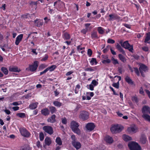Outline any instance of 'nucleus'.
Returning <instances> with one entry per match:
<instances>
[{
	"label": "nucleus",
	"instance_id": "nucleus-30",
	"mask_svg": "<svg viewBox=\"0 0 150 150\" xmlns=\"http://www.w3.org/2000/svg\"><path fill=\"white\" fill-rule=\"evenodd\" d=\"M97 30L98 33L100 34H103L104 33V29L101 27H98Z\"/></svg>",
	"mask_w": 150,
	"mask_h": 150
},
{
	"label": "nucleus",
	"instance_id": "nucleus-51",
	"mask_svg": "<svg viewBox=\"0 0 150 150\" xmlns=\"http://www.w3.org/2000/svg\"><path fill=\"white\" fill-rule=\"evenodd\" d=\"M87 54L89 57H90L91 56L92 54V51L91 49H88Z\"/></svg>",
	"mask_w": 150,
	"mask_h": 150
},
{
	"label": "nucleus",
	"instance_id": "nucleus-46",
	"mask_svg": "<svg viewBox=\"0 0 150 150\" xmlns=\"http://www.w3.org/2000/svg\"><path fill=\"white\" fill-rule=\"evenodd\" d=\"M112 62L114 64H118L119 63L117 59H115V58H112Z\"/></svg>",
	"mask_w": 150,
	"mask_h": 150
},
{
	"label": "nucleus",
	"instance_id": "nucleus-41",
	"mask_svg": "<svg viewBox=\"0 0 150 150\" xmlns=\"http://www.w3.org/2000/svg\"><path fill=\"white\" fill-rule=\"evenodd\" d=\"M112 86L113 87H114L117 89L119 88V81H118L116 83H113L112 84Z\"/></svg>",
	"mask_w": 150,
	"mask_h": 150
},
{
	"label": "nucleus",
	"instance_id": "nucleus-6",
	"mask_svg": "<svg viewBox=\"0 0 150 150\" xmlns=\"http://www.w3.org/2000/svg\"><path fill=\"white\" fill-rule=\"evenodd\" d=\"M124 48L127 49L130 52H132L133 50L132 45H130L127 41H126L123 42L122 46Z\"/></svg>",
	"mask_w": 150,
	"mask_h": 150
},
{
	"label": "nucleus",
	"instance_id": "nucleus-28",
	"mask_svg": "<svg viewBox=\"0 0 150 150\" xmlns=\"http://www.w3.org/2000/svg\"><path fill=\"white\" fill-rule=\"evenodd\" d=\"M116 47L119 51L122 52L123 54H125L124 51L118 44L117 45Z\"/></svg>",
	"mask_w": 150,
	"mask_h": 150
},
{
	"label": "nucleus",
	"instance_id": "nucleus-18",
	"mask_svg": "<svg viewBox=\"0 0 150 150\" xmlns=\"http://www.w3.org/2000/svg\"><path fill=\"white\" fill-rule=\"evenodd\" d=\"M104 140L106 142L109 144L112 143L113 141L112 138L108 135L106 136L105 137Z\"/></svg>",
	"mask_w": 150,
	"mask_h": 150
},
{
	"label": "nucleus",
	"instance_id": "nucleus-58",
	"mask_svg": "<svg viewBox=\"0 0 150 150\" xmlns=\"http://www.w3.org/2000/svg\"><path fill=\"white\" fill-rule=\"evenodd\" d=\"M138 1L140 3H143V4L147 3L145 0H138Z\"/></svg>",
	"mask_w": 150,
	"mask_h": 150
},
{
	"label": "nucleus",
	"instance_id": "nucleus-63",
	"mask_svg": "<svg viewBox=\"0 0 150 150\" xmlns=\"http://www.w3.org/2000/svg\"><path fill=\"white\" fill-rule=\"evenodd\" d=\"M19 109V107L18 106L14 107L12 108V109L14 111H16L18 110Z\"/></svg>",
	"mask_w": 150,
	"mask_h": 150
},
{
	"label": "nucleus",
	"instance_id": "nucleus-49",
	"mask_svg": "<svg viewBox=\"0 0 150 150\" xmlns=\"http://www.w3.org/2000/svg\"><path fill=\"white\" fill-rule=\"evenodd\" d=\"M107 42L110 44H114L115 42L114 40L110 39H109L107 40Z\"/></svg>",
	"mask_w": 150,
	"mask_h": 150
},
{
	"label": "nucleus",
	"instance_id": "nucleus-55",
	"mask_svg": "<svg viewBox=\"0 0 150 150\" xmlns=\"http://www.w3.org/2000/svg\"><path fill=\"white\" fill-rule=\"evenodd\" d=\"M91 83L94 86H96L98 84V83L96 80H94L92 81Z\"/></svg>",
	"mask_w": 150,
	"mask_h": 150
},
{
	"label": "nucleus",
	"instance_id": "nucleus-31",
	"mask_svg": "<svg viewBox=\"0 0 150 150\" xmlns=\"http://www.w3.org/2000/svg\"><path fill=\"white\" fill-rule=\"evenodd\" d=\"M1 70L5 75H7L8 73V71L7 69L5 67H1Z\"/></svg>",
	"mask_w": 150,
	"mask_h": 150
},
{
	"label": "nucleus",
	"instance_id": "nucleus-56",
	"mask_svg": "<svg viewBox=\"0 0 150 150\" xmlns=\"http://www.w3.org/2000/svg\"><path fill=\"white\" fill-rule=\"evenodd\" d=\"M37 146L39 148L42 147V145L39 141H38L36 143Z\"/></svg>",
	"mask_w": 150,
	"mask_h": 150
},
{
	"label": "nucleus",
	"instance_id": "nucleus-64",
	"mask_svg": "<svg viewBox=\"0 0 150 150\" xmlns=\"http://www.w3.org/2000/svg\"><path fill=\"white\" fill-rule=\"evenodd\" d=\"M145 92L148 95V97L150 98V92L148 90H145Z\"/></svg>",
	"mask_w": 150,
	"mask_h": 150
},
{
	"label": "nucleus",
	"instance_id": "nucleus-22",
	"mask_svg": "<svg viewBox=\"0 0 150 150\" xmlns=\"http://www.w3.org/2000/svg\"><path fill=\"white\" fill-rule=\"evenodd\" d=\"M41 113L45 116H47L49 115L50 114V112L48 109L45 108L41 111Z\"/></svg>",
	"mask_w": 150,
	"mask_h": 150
},
{
	"label": "nucleus",
	"instance_id": "nucleus-13",
	"mask_svg": "<svg viewBox=\"0 0 150 150\" xmlns=\"http://www.w3.org/2000/svg\"><path fill=\"white\" fill-rule=\"evenodd\" d=\"M95 127L94 124L92 123H88L86 125V127L87 130L91 131L93 130Z\"/></svg>",
	"mask_w": 150,
	"mask_h": 150
},
{
	"label": "nucleus",
	"instance_id": "nucleus-38",
	"mask_svg": "<svg viewBox=\"0 0 150 150\" xmlns=\"http://www.w3.org/2000/svg\"><path fill=\"white\" fill-rule=\"evenodd\" d=\"M30 148L28 146L25 145L22 147L21 150H30Z\"/></svg>",
	"mask_w": 150,
	"mask_h": 150
},
{
	"label": "nucleus",
	"instance_id": "nucleus-50",
	"mask_svg": "<svg viewBox=\"0 0 150 150\" xmlns=\"http://www.w3.org/2000/svg\"><path fill=\"white\" fill-rule=\"evenodd\" d=\"M110 47L108 46L104 50H103L104 53H105L107 52L109 50V48H110Z\"/></svg>",
	"mask_w": 150,
	"mask_h": 150
},
{
	"label": "nucleus",
	"instance_id": "nucleus-52",
	"mask_svg": "<svg viewBox=\"0 0 150 150\" xmlns=\"http://www.w3.org/2000/svg\"><path fill=\"white\" fill-rule=\"evenodd\" d=\"M133 69H134V71L137 75L138 76L139 75V73L138 69L137 68L135 67L133 68Z\"/></svg>",
	"mask_w": 150,
	"mask_h": 150
},
{
	"label": "nucleus",
	"instance_id": "nucleus-37",
	"mask_svg": "<svg viewBox=\"0 0 150 150\" xmlns=\"http://www.w3.org/2000/svg\"><path fill=\"white\" fill-rule=\"evenodd\" d=\"M56 142L59 145H61L62 144V142L60 138L58 137L56 139Z\"/></svg>",
	"mask_w": 150,
	"mask_h": 150
},
{
	"label": "nucleus",
	"instance_id": "nucleus-2",
	"mask_svg": "<svg viewBox=\"0 0 150 150\" xmlns=\"http://www.w3.org/2000/svg\"><path fill=\"white\" fill-rule=\"evenodd\" d=\"M128 146L130 150H141V147L136 142H130L128 144Z\"/></svg>",
	"mask_w": 150,
	"mask_h": 150
},
{
	"label": "nucleus",
	"instance_id": "nucleus-11",
	"mask_svg": "<svg viewBox=\"0 0 150 150\" xmlns=\"http://www.w3.org/2000/svg\"><path fill=\"white\" fill-rule=\"evenodd\" d=\"M38 67V62L35 61L33 65H30L29 66V70L30 71H35Z\"/></svg>",
	"mask_w": 150,
	"mask_h": 150
},
{
	"label": "nucleus",
	"instance_id": "nucleus-7",
	"mask_svg": "<svg viewBox=\"0 0 150 150\" xmlns=\"http://www.w3.org/2000/svg\"><path fill=\"white\" fill-rule=\"evenodd\" d=\"M109 16V20L110 21H112L116 20L118 21L121 20L120 17L116 14L113 13L110 14Z\"/></svg>",
	"mask_w": 150,
	"mask_h": 150
},
{
	"label": "nucleus",
	"instance_id": "nucleus-59",
	"mask_svg": "<svg viewBox=\"0 0 150 150\" xmlns=\"http://www.w3.org/2000/svg\"><path fill=\"white\" fill-rule=\"evenodd\" d=\"M37 4V2H31L30 3V5H31V6H36Z\"/></svg>",
	"mask_w": 150,
	"mask_h": 150
},
{
	"label": "nucleus",
	"instance_id": "nucleus-8",
	"mask_svg": "<svg viewBox=\"0 0 150 150\" xmlns=\"http://www.w3.org/2000/svg\"><path fill=\"white\" fill-rule=\"evenodd\" d=\"M142 111L143 115L150 114V108L148 106H144L142 109Z\"/></svg>",
	"mask_w": 150,
	"mask_h": 150
},
{
	"label": "nucleus",
	"instance_id": "nucleus-25",
	"mask_svg": "<svg viewBox=\"0 0 150 150\" xmlns=\"http://www.w3.org/2000/svg\"><path fill=\"white\" fill-rule=\"evenodd\" d=\"M45 144L47 146H49L51 143V139L48 137H47L45 140Z\"/></svg>",
	"mask_w": 150,
	"mask_h": 150
},
{
	"label": "nucleus",
	"instance_id": "nucleus-61",
	"mask_svg": "<svg viewBox=\"0 0 150 150\" xmlns=\"http://www.w3.org/2000/svg\"><path fill=\"white\" fill-rule=\"evenodd\" d=\"M142 49L144 51L146 52H147L149 50L148 48L147 47H142Z\"/></svg>",
	"mask_w": 150,
	"mask_h": 150
},
{
	"label": "nucleus",
	"instance_id": "nucleus-5",
	"mask_svg": "<svg viewBox=\"0 0 150 150\" xmlns=\"http://www.w3.org/2000/svg\"><path fill=\"white\" fill-rule=\"evenodd\" d=\"M43 129L45 131L51 135L53 133V130L52 128L49 125L45 126L43 127Z\"/></svg>",
	"mask_w": 150,
	"mask_h": 150
},
{
	"label": "nucleus",
	"instance_id": "nucleus-57",
	"mask_svg": "<svg viewBox=\"0 0 150 150\" xmlns=\"http://www.w3.org/2000/svg\"><path fill=\"white\" fill-rule=\"evenodd\" d=\"M48 56L47 55H45L44 57L41 60L42 61H45L48 58Z\"/></svg>",
	"mask_w": 150,
	"mask_h": 150
},
{
	"label": "nucleus",
	"instance_id": "nucleus-44",
	"mask_svg": "<svg viewBox=\"0 0 150 150\" xmlns=\"http://www.w3.org/2000/svg\"><path fill=\"white\" fill-rule=\"evenodd\" d=\"M40 139V141H42L44 139V135L42 132H41L39 135Z\"/></svg>",
	"mask_w": 150,
	"mask_h": 150
},
{
	"label": "nucleus",
	"instance_id": "nucleus-34",
	"mask_svg": "<svg viewBox=\"0 0 150 150\" xmlns=\"http://www.w3.org/2000/svg\"><path fill=\"white\" fill-rule=\"evenodd\" d=\"M54 105L57 107H60L62 105V103L57 101H54L53 102Z\"/></svg>",
	"mask_w": 150,
	"mask_h": 150
},
{
	"label": "nucleus",
	"instance_id": "nucleus-14",
	"mask_svg": "<svg viewBox=\"0 0 150 150\" xmlns=\"http://www.w3.org/2000/svg\"><path fill=\"white\" fill-rule=\"evenodd\" d=\"M56 116L53 114L50 117H49L47 119V121L48 122H50L51 123H53L56 121L55 119Z\"/></svg>",
	"mask_w": 150,
	"mask_h": 150
},
{
	"label": "nucleus",
	"instance_id": "nucleus-45",
	"mask_svg": "<svg viewBox=\"0 0 150 150\" xmlns=\"http://www.w3.org/2000/svg\"><path fill=\"white\" fill-rule=\"evenodd\" d=\"M62 122L63 124L65 125L67 123V119L65 117L62 118Z\"/></svg>",
	"mask_w": 150,
	"mask_h": 150
},
{
	"label": "nucleus",
	"instance_id": "nucleus-62",
	"mask_svg": "<svg viewBox=\"0 0 150 150\" xmlns=\"http://www.w3.org/2000/svg\"><path fill=\"white\" fill-rule=\"evenodd\" d=\"M48 69L47 68L45 69L43 71L40 72V75H42V74L45 73L47 71Z\"/></svg>",
	"mask_w": 150,
	"mask_h": 150
},
{
	"label": "nucleus",
	"instance_id": "nucleus-9",
	"mask_svg": "<svg viewBox=\"0 0 150 150\" xmlns=\"http://www.w3.org/2000/svg\"><path fill=\"white\" fill-rule=\"evenodd\" d=\"M127 130L129 133L133 134L137 132V128L135 126H131L128 127Z\"/></svg>",
	"mask_w": 150,
	"mask_h": 150
},
{
	"label": "nucleus",
	"instance_id": "nucleus-36",
	"mask_svg": "<svg viewBox=\"0 0 150 150\" xmlns=\"http://www.w3.org/2000/svg\"><path fill=\"white\" fill-rule=\"evenodd\" d=\"M56 67L55 65H52L50 67L47 68L48 70H49L50 71H53Z\"/></svg>",
	"mask_w": 150,
	"mask_h": 150
},
{
	"label": "nucleus",
	"instance_id": "nucleus-39",
	"mask_svg": "<svg viewBox=\"0 0 150 150\" xmlns=\"http://www.w3.org/2000/svg\"><path fill=\"white\" fill-rule=\"evenodd\" d=\"M90 63L91 65H93L94 63L96 64L97 63V62L96 60V59L95 58H92L91 60L90 61Z\"/></svg>",
	"mask_w": 150,
	"mask_h": 150
},
{
	"label": "nucleus",
	"instance_id": "nucleus-26",
	"mask_svg": "<svg viewBox=\"0 0 150 150\" xmlns=\"http://www.w3.org/2000/svg\"><path fill=\"white\" fill-rule=\"evenodd\" d=\"M122 138L125 141H128L132 140V138L131 137L125 134L123 135Z\"/></svg>",
	"mask_w": 150,
	"mask_h": 150
},
{
	"label": "nucleus",
	"instance_id": "nucleus-4",
	"mask_svg": "<svg viewBox=\"0 0 150 150\" xmlns=\"http://www.w3.org/2000/svg\"><path fill=\"white\" fill-rule=\"evenodd\" d=\"M89 114L88 112L85 111H82L80 112L79 117L83 120H86L88 118Z\"/></svg>",
	"mask_w": 150,
	"mask_h": 150
},
{
	"label": "nucleus",
	"instance_id": "nucleus-35",
	"mask_svg": "<svg viewBox=\"0 0 150 150\" xmlns=\"http://www.w3.org/2000/svg\"><path fill=\"white\" fill-rule=\"evenodd\" d=\"M118 57L120 59L122 62H125L126 61V59L125 57L121 54H118Z\"/></svg>",
	"mask_w": 150,
	"mask_h": 150
},
{
	"label": "nucleus",
	"instance_id": "nucleus-32",
	"mask_svg": "<svg viewBox=\"0 0 150 150\" xmlns=\"http://www.w3.org/2000/svg\"><path fill=\"white\" fill-rule=\"evenodd\" d=\"M142 117L145 120L150 122V116L149 114L142 115Z\"/></svg>",
	"mask_w": 150,
	"mask_h": 150
},
{
	"label": "nucleus",
	"instance_id": "nucleus-12",
	"mask_svg": "<svg viewBox=\"0 0 150 150\" xmlns=\"http://www.w3.org/2000/svg\"><path fill=\"white\" fill-rule=\"evenodd\" d=\"M20 132L21 134L24 137H28L30 135L29 132L25 129H20Z\"/></svg>",
	"mask_w": 150,
	"mask_h": 150
},
{
	"label": "nucleus",
	"instance_id": "nucleus-3",
	"mask_svg": "<svg viewBox=\"0 0 150 150\" xmlns=\"http://www.w3.org/2000/svg\"><path fill=\"white\" fill-rule=\"evenodd\" d=\"M123 127L119 125H115L110 128V130L112 133H116L121 132Z\"/></svg>",
	"mask_w": 150,
	"mask_h": 150
},
{
	"label": "nucleus",
	"instance_id": "nucleus-23",
	"mask_svg": "<svg viewBox=\"0 0 150 150\" xmlns=\"http://www.w3.org/2000/svg\"><path fill=\"white\" fill-rule=\"evenodd\" d=\"M91 37L93 39H98L99 38L98 36L97 32L96 31H93L91 33Z\"/></svg>",
	"mask_w": 150,
	"mask_h": 150
},
{
	"label": "nucleus",
	"instance_id": "nucleus-42",
	"mask_svg": "<svg viewBox=\"0 0 150 150\" xmlns=\"http://www.w3.org/2000/svg\"><path fill=\"white\" fill-rule=\"evenodd\" d=\"M80 88V86L79 84H78L76 86V88L75 90L76 93H77L78 92L79 89Z\"/></svg>",
	"mask_w": 150,
	"mask_h": 150
},
{
	"label": "nucleus",
	"instance_id": "nucleus-16",
	"mask_svg": "<svg viewBox=\"0 0 150 150\" xmlns=\"http://www.w3.org/2000/svg\"><path fill=\"white\" fill-rule=\"evenodd\" d=\"M73 146L77 149H79L81 147V144L79 142L76 141L72 143Z\"/></svg>",
	"mask_w": 150,
	"mask_h": 150
},
{
	"label": "nucleus",
	"instance_id": "nucleus-47",
	"mask_svg": "<svg viewBox=\"0 0 150 150\" xmlns=\"http://www.w3.org/2000/svg\"><path fill=\"white\" fill-rule=\"evenodd\" d=\"M91 25V23H86L84 24L85 26L86 27L85 28L87 29L88 30H90L91 28V27H89V26Z\"/></svg>",
	"mask_w": 150,
	"mask_h": 150
},
{
	"label": "nucleus",
	"instance_id": "nucleus-19",
	"mask_svg": "<svg viewBox=\"0 0 150 150\" xmlns=\"http://www.w3.org/2000/svg\"><path fill=\"white\" fill-rule=\"evenodd\" d=\"M147 142L146 137L144 135H142L140 140V142L143 144H144L146 143Z\"/></svg>",
	"mask_w": 150,
	"mask_h": 150
},
{
	"label": "nucleus",
	"instance_id": "nucleus-43",
	"mask_svg": "<svg viewBox=\"0 0 150 150\" xmlns=\"http://www.w3.org/2000/svg\"><path fill=\"white\" fill-rule=\"evenodd\" d=\"M64 37L66 40L69 39L70 38V37L69 34L67 33H65L64 34Z\"/></svg>",
	"mask_w": 150,
	"mask_h": 150
},
{
	"label": "nucleus",
	"instance_id": "nucleus-24",
	"mask_svg": "<svg viewBox=\"0 0 150 150\" xmlns=\"http://www.w3.org/2000/svg\"><path fill=\"white\" fill-rule=\"evenodd\" d=\"M38 104V103H33L30 105L29 108L30 109H34L37 107Z\"/></svg>",
	"mask_w": 150,
	"mask_h": 150
},
{
	"label": "nucleus",
	"instance_id": "nucleus-54",
	"mask_svg": "<svg viewBox=\"0 0 150 150\" xmlns=\"http://www.w3.org/2000/svg\"><path fill=\"white\" fill-rule=\"evenodd\" d=\"M88 31V30L85 28L82 30L81 31V32L84 34H86Z\"/></svg>",
	"mask_w": 150,
	"mask_h": 150
},
{
	"label": "nucleus",
	"instance_id": "nucleus-17",
	"mask_svg": "<svg viewBox=\"0 0 150 150\" xmlns=\"http://www.w3.org/2000/svg\"><path fill=\"white\" fill-rule=\"evenodd\" d=\"M34 23L36 26L39 27L42 25L43 21L42 20L37 19L34 21Z\"/></svg>",
	"mask_w": 150,
	"mask_h": 150
},
{
	"label": "nucleus",
	"instance_id": "nucleus-33",
	"mask_svg": "<svg viewBox=\"0 0 150 150\" xmlns=\"http://www.w3.org/2000/svg\"><path fill=\"white\" fill-rule=\"evenodd\" d=\"M96 70V68L95 67H90L86 68H85L84 69V70L85 71H95Z\"/></svg>",
	"mask_w": 150,
	"mask_h": 150
},
{
	"label": "nucleus",
	"instance_id": "nucleus-60",
	"mask_svg": "<svg viewBox=\"0 0 150 150\" xmlns=\"http://www.w3.org/2000/svg\"><path fill=\"white\" fill-rule=\"evenodd\" d=\"M4 111L7 115H9L11 113V112L8 110L5 109Z\"/></svg>",
	"mask_w": 150,
	"mask_h": 150
},
{
	"label": "nucleus",
	"instance_id": "nucleus-10",
	"mask_svg": "<svg viewBox=\"0 0 150 150\" xmlns=\"http://www.w3.org/2000/svg\"><path fill=\"white\" fill-rule=\"evenodd\" d=\"M148 70V68L147 66L146 65L142 64L140 65V67L139 68V71L142 74V75L144 77V74H143V71H146Z\"/></svg>",
	"mask_w": 150,
	"mask_h": 150
},
{
	"label": "nucleus",
	"instance_id": "nucleus-15",
	"mask_svg": "<svg viewBox=\"0 0 150 150\" xmlns=\"http://www.w3.org/2000/svg\"><path fill=\"white\" fill-rule=\"evenodd\" d=\"M23 37L22 34H20L16 38L15 43L16 45H18L20 42L21 41Z\"/></svg>",
	"mask_w": 150,
	"mask_h": 150
},
{
	"label": "nucleus",
	"instance_id": "nucleus-48",
	"mask_svg": "<svg viewBox=\"0 0 150 150\" xmlns=\"http://www.w3.org/2000/svg\"><path fill=\"white\" fill-rule=\"evenodd\" d=\"M71 138L72 140V143L76 141V139L74 135H72L71 137Z\"/></svg>",
	"mask_w": 150,
	"mask_h": 150
},
{
	"label": "nucleus",
	"instance_id": "nucleus-20",
	"mask_svg": "<svg viewBox=\"0 0 150 150\" xmlns=\"http://www.w3.org/2000/svg\"><path fill=\"white\" fill-rule=\"evenodd\" d=\"M9 70L10 71L18 72L20 71V69H18L17 67H10L9 68Z\"/></svg>",
	"mask_w": 150,
	"mask_h": 150
},
{
	"label": "nucleus",
	"instance_id": "nucleus-53",
	"mask_svg": "<svg viewBox=\"0 0 150 150\" xmlns=\"http://www.w3.org/2000/svg\"><path fill=\"white\" fill-rule=\"evenodd\" d=\"M111 62L110 60L109 59H107L105 60H103L102 61V62L103 64H105V63H109Z\"/></svg>",
	"mask_w": 150,
	"mask_h": 150
},
{
	"label": "nucleus",
	"instance_id": "nucleus-1",
	"mask_svg": "<svg viewBox=\"0 0 150 150\" xmlns=\"http://www.w3.org/2000/svg\"><path fill=\"white\" fill-rule=\"evenodd\" d=\"M70 126L72 131L74 133L78 135L81 134L80 130L79 128V125L77 122L74 120L72 121L70 123Z\"/></svg>",
	"mask_w": 150,
	"mask_h": 150
},
{
	"label": "nucleus",
	"instance_id": "nucleus-27",
	"mask_svg": "<svg viewBox=\"0 0 150 150\" xmlns=\"http://www.w3.org/2000/svg\"><path fill=\"white\" fill-rule=\"evenodd\" d=\"M125 81L129 84H132L133 83V82L132 79H130V77L128 76L125 77Z\"/></svg>",
	"mask_w": 150,
	"mask_h": 150
},
{
	"label": "nucleus",
	"instance_id": "nucleus-29",
	"mask_svg": "<svg viewBox=\"0 0 150 150\" xmlns=\"http://www.w3.org/2000/svg\"><path fill=\"white\" fill-rule=\"evenodd\" d=\"M49 108L51 113L52 114L55 113L57 111V110L54 107L50 106Z\"/></svg>",
	"mask_w": 150,
	"mask_h": 150
},
{
	"label": "nucleus",
	"instance_id": "nucleus-21",
	"mask_svg": "<svg viewBox=\"0 0 150 150\" xmlns=\"http://www.w3.org/2000/svg\"><path fill=\"white\" fill-rule=\"evenodd\" d=\"M146 36L145 38L144 42L146 43H150L149 41L150 40V32H149L146 34Z\"/></svg>",
	"mask_w": 150,
	"mask_h": 150
},
{
	"label": "nucleus",
	"instance_id": "nucleus-40",
	"mask_svg": "<svg viewBox=\"0 0 150 150\" xmlns=\"http://www.w3.org/2000/svg\"><path fill=\"white\" fill-rule=\"evenodd\" d=\"M16 115L21 118H23L25 117V115L24 113L20 112L16 114Z\"/></svg>",
	"mask_w": 150,
	"mask_h": 150
}]
</instances>
